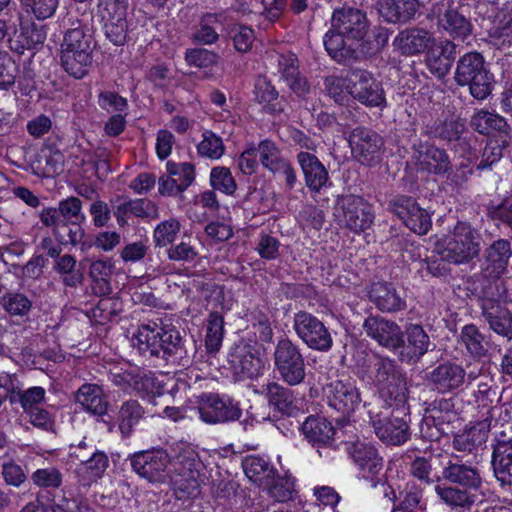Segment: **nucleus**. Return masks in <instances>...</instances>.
<instances>
[{"label": "nucleus", "instance_id": "obj_42", "mask_svg": "<svg viewBox=\"0 0 512 512\" xmlns=\"http://www.w3.org/2000/svg\"><path fill=\"white\" fill-rule=\"evenodd\" d=\"M242 467L245 475L254 484L263 487L271 482V477L275 476L276 469L265 458L260 456H247L242 461Z\"/></svg>", "mask_w": 512, "mask_h": 512}, {"label": "nucleus", "instance_id": "obj_11", "mask_svg": "<svg viewBox=\"0 0 512 512\" xmlns=\"http://www.w3.org/2000/svg\"><path fill=\"white\" fill-rule=\"evenodd\" d=\"M457 420L453 398H436L426 403L425 413L419 426L420 436L429 441H438L452 432V423Z\"/></svg>", "mask_w": 512, "mask_h": 512}, {"label": "nucleus", "instance_id": "obj_58", "mask_svg": "<svg viewBox=\"0 0 512 512\" xmlns=\"http://www.w3.org/2000/svg\"><path fill=\"white\" fill-rule=\"evenodd\" d=\"M19 74V66L7 53L0 51V89L9 90Z\"/></svg>", "mask_w": 512, "mask_h": 512}, {"label": "nucleus", "instance_id": "obj_5", "mask_svg": "<svg viewBox=\"0 0 512 512\" xmlns=\"http://www.w3.org/2000/svg\"><path fill=\"white\" fill-rule=\"evenodd\" d=\"M482 235L467 221H457L437 248L449 263L455 265L468 264L477 258L481 252Z\"/></svg>", "mask_w": 512, "mask_h": 512}, {"label": "nucleus", "instance_id": "obj_6", "mask_svg": "<svg viewBox=\"0 0 512 512\" xmlns=\"http://www.w3.org/2000/svg\"><path fill=\"white\" fill-rule=\"evenodd\" d=\"M427 19L434 21L438 31L452 41H465L473 33L470 12L463 0H436L430 6Z\"/></svg>", "mask_w": 512, "mask_h": 512}, {"label": "nucleus", "instance_id": "obj_46", "mask_svg": "<svg viewBox=\"0 0 512 512\" xmlns=\"http://www.w3.org/2000/svg\"><path fill=\"white\" fill-rule=\"evenodd\" d=\"M224 335V317L219 312H211L207 319L205 346L209 353L219 351Z\"/></svg>", "mask_w": 512, "mask_h": 512}, {"label": "nucleus", "instance_id": "obj_8", "mask_svg": "<svg viewBox=\"0 0 512 512\" xmlns=\"http://www.w3.org/2000/svg\"><path fill=\"white\" fill-rule=\"evenodd\" d=\"M370 423L376 436L386 445L400 446L410 438L409 406L386 405L369 408Z\"/></svg>", "mask_w": 512, "mask_h": 512}, {"label": "nucleus", "instance_id": "obj_21", "mask_svg": "<svg viewBox=\"0 0 512 512\" xmlns=\"http://www.w3.org/2000/svg\"><path fill=\"white\" fill-rule=\"evenodd\" d=\"M362 327L369 338L389 351L396 352L404 347V332L395 321L380 315H370Z\"/></svg>", "mask_w": 512, "mask_h": 512}, {"label": "nucleus", "instance_id": "obj_3", "mask_svg": "<svg viewBox=\"0 0 512 512\" xmlns=\"http://www.w3.org/2000/svg\"><path fill=\"white\" fill-rule=\"evenodd\" d=\"M368 379L385 405L403 407L407 404L409 391L406 373L394 359L374 355Z\"/></svg>", "mask_w": 512, "mask_h": 512}, {"label": "nucleus", "instance_id": "obj_45", "mask_svg": "<svg viewBox=\"0 0 512 512\" xmlns=\"http://www.w3.org/2000/svg\"><path fill=\"white\" fill-rule=\"evenodd\" d=\"M77 261L70 254L59 255L55 259L54 270L62 275V283L67 287H77L83 282V273L76 270Z\"/></svg>", "mask_w": 512, "mask_h": 512}, {"label": "nucleus", "instance_id": "obj_39", "mask_svg": "<svg viewBox=\"0 0 512 512\" xmlns=\"http://www.w3.org/2000/svg\"><path fill=\"white\" fill-rule=\"evenodd\" d=\"M75 401L85 411L97 416L105 415L109 406L103 388L93 383L81 385L75 393Z\"/></svg>", "mask_w": 512, "mask_h": 512}, {"label": "nucleus", "instance_id": "obj_35", "mask_svg": "<svg viewBox=\"0 0 512 512\" xmlns=\"http://www.w3.org/2000/svg\"><path fill=\"white\" fill-rule=\"evenodd\" d=\"M466 372L462 366L445 362L435 367L428 376L429 382L442 393L458 389L464 383Z\"/></svg>", "mask_w": 512, "mask_h": 512}, {"label": "nucleus", "instance_id": "obj_15", "mask_svg": "<svg viewBox=\"0 0 512 512\" xmlns=\"http://www.w3.org/2000/svg\"><path fill=\"white\" fill-rule=\"evenodd\" d=\"M411 148L412 160L418 172L437 177H449L452 162L444 148L421 140L413 143Z\"/></svg>", "mask_w": 512, "mask_h": 512}, {"label": "nucleus", "instance_id": "obj_59", "mask_svg": "<svg viewBox=\"0 0 512 512\" xmlns=\"http://www.w3.org/2000/svg\"><path fill=\"white\" fill-rule=\"evenodd\" d=\"M406 227L418 235H425L432 227L430 214L417 203L411 214L403 222Z\"/></svg>", "mask_w": 512, "mask_h": 512}, {"label": "nucleus", "instance_id": "obj_30", "mask_svg": "<svg viewBox=\"0 0 512 512\" xmlns=\"http://www.w3.org/2000/svg\"><path fill=\"white\" fill-rule=\"evenodd\" d=\"M457 49L458 44L447 38L434 45L425 59L429 72L438 79L448 75L455 62Z\"/></svg>", "mask_w": 512, "mask_h": 512}, {"label": "nucleus", "instance_id": "obj_54", "mask_svg": "<svg viewBox=\"0 0 512 512\" xmlns=\"http://www.w3.org/2000/svg\"><path fill=\"white\" fill-rule=\"evenodd\" d=\"M180 229L181 224L176 218H170L159 223L153 232L155 246L165 247L172 244L180 232Z\"/></svg>", "mask_w": 512, "mask_h": 512}, {"label": "nucleus", "instance_id": "obj_12", "mask_svg": "<svg viewBox=\"0 0 512 512\" xmlns=\"http://www.w3.org/2000/svg\"><path fill=\"white\" fill-rule=\"evenodd\" d=\"M274 370L288 386H297L306 378L305 358L299 346L288 337L278 340L273 353Z\"/></svg>", "mask_w": 512, "mask_h": 512}, {"label": "nucleus", "instance_id": "obj_38", "mask_svg": "<svg viewBox=\"0 0 512 512\" xmlns=\"http://www.w3.org/2000/svg\"><path fill=\"white\" fill-rule=\"evenodd\" d=\"M263 394L269 407L281 415L291 416L298 410L294 392L278 382H269L263 386Z\"/></svg>", "mask_w": 512, "mask_h": 512}, {"label": "nucleus", "instance_id": "obj_49", "mask_svg": "<svg viewBox=\"0 0 512 512\" xmlns=\"http://www.w3.org/2000/svg\"><path fill=\"white\" fill-rule=\"evenodd\" d=\"M268 495L277 502H287L292 499L294 480L290 476H280L277 473L271 477V482L263 486Z\"/></svg>", "mask_w": 512, "mask_h": 512}, {"label": "nucleus", "instance_id": "obj_41", "mask_svg": "<svg viewBox=\"0 0 512 512\" xmlns=\"http://www.w3.org/2000/svg\"><path fill=\"white\" fill-rule=\"evenodd\" d=\"M459 342L468 353L477 359L488 356L493 344L490 337L483 334L475 324H466L461 328Z\"/></svg>", "mask_w": 512, "mask_h": 512}, {"label": "nucleus", "instance_id": "obj_9", "mask_svg": "<svg viewBox=\"0 0 512 512\" xmlns=\"http://www.w3.org/2000/svg\"><path fill=\"white\" fill-rule=\"evenodd\" d=\"M92 52V35L82 27L69 29L61 43L60 65L70 76L82 79L92 65Z\"/></svg>", "mask_w": 512, "mask_h": 512}, {"label": "nucleus", "instance_id": "obj_19", "mask_svg": "<svg viewBox=\"0 0 512 512\" xmlns=\"http://www.w3.org/2000/svg\"><path fill=\"white\" fill-rule=\"evenodd\" d=\"M324 393L328 406L337 414V420H346L361 402L359 389L352 380H335L327 384Z\"/></svg>", "mask_w": 512, "mask_h": 512}, {"label": "nucleus", "instance_id": "obj_32", "mask_svg": "<svg viewBox=\"0 0 512 512\" xmlns=\"http://www.w3.org/2000/svg\"><path fill=\"white\" fill-rule=\"evenodd\" d=\"M434 42L433 34L427 29L410 27L401 30L393 40V46L402 55H418L426 51Z\"/></svg>", "mask_w": 512, "mask_h": 512}, {"label": "nucleus", "instance_id": "obj_56", "mask_svg": "<svg viewBox=\"0 0 512 512\" xmlns=\"http://www.w3.org/2000/svg\"><path fill=\"white\" fill-rule=\"evenodd\" d=\"M23 9L38 20L51 18L58 7L59 0H20Z\"/></svg>", "mask_w": 512, "mask_h": 512}, {"label": "nucleus", "instance_id": "obj_53", "mask_svg": "<svg viewBox=\"0 0 512 512\" xmlns=\"http://www.w3.org/2000/svg\"><path fill=\"white\" fill-rule=\"evenodd\" d=\"M45 394L46 391L43 387L34 386L23 390L21 385L16 395L11 397L10 403H19L24 412L27 413L28 411L39 407V405L45 400Z\"/></svg>", "mask_w": 512, "mask_h": 512}, {"label": "nucleus", "instance_id": "obj_27", "mask_svg": "<svg viewBox=\"0 0 512 512\" xmlns=\"http://www.w3.org/2000/svg\"><path fill=\"white\" fill-rule=\"evenodd\" d=\"M465 121L460 117L437 118L424 126L423 134L445 145H468Z\"/></svg>", "mask_w": 512, "mask_h": 512}, {"label": "nucleus", "instance_id": "obj_28", "mask_svg": "<svg viewBox=\"0 0 512 512\" xmlns=\"http://www.w3.org/2000/svg\"><path fill=\"white\" fill-rule=\"evenodd\" d=\"M297 162L304 176L306 187L314 193L332 186L329 172L318 157L310 152H299Z\"/></svg>", "mask_w": 512, "mask_h": 512}, {"label": "nucleus", "instance_id": "obj_20", "mask_svg": "<svg viewBox=\"0 0 512 512\" xmlns=\"http://www.w3.org/2000/svg\"><path fill=\"white\" fill-rule=\"evenodd\" d=\"M348 142L359 163L372 166L380 161L384 140L376 131L358 126L350 132Z\"/></svg>", "mask_w": 512, "mask_h": 512}, {"label": "nucleus", "instance_id": "obj_33", "mask_svg": "<svg viewBox=\"0 0 512 512\" xmlns=\"http://www.w3.org/2000/svg\"><path fill=\"white\" fill-rule=\"evenodd\" d=\"M406 336L408 344L400 348L399 358L402 362L416 363L429 350H433L435 345L423 327L418 324H410L406 327L404 337Z\"/></svg>", "mask_w": 512, "mask_h": 512}, {"label": "nucleus", "instance_id": "obj_24", "mask_svg": "<svg viewBox=\"0 0 512 512\" xmlns=\"http://www.w3.org/2000/svg\"><path fill=\"white\" fill-rule=\"evenodd\" d=\"M490 428V418L487 417L478 421L470 428L454 436L453 448L463 453L462 456H466L467 459H472V461L479 463L482 460V452L485 449Z\"/></svg>", "mask_w": 512, "mask_h": 512}, {"label": "nucleus", "instance_id": "obj_52", "mask_svg": "<svg viewBox=\"0 0 512 512\" xmlns=\"http://www.w3.org/2000/svg\"><path fill=\"white\" fill-rule=\"evenodd\" d=\"M259 161L262 166L270 171L271 173L279 164L282 163L285 157H283L281 150L275 144V142L265 139L260 141L258 146L256 147Z\"/></svg>", "mask_w": 512, "mask_h": 512}, {"label": "nucleus", "instance_id": "obj_37", "mask_svg": "<svg viewBox=\"0 0 512 512\" xmlns=\"http://www.w3.org/2000/svg\"><path fill=\"white\" fill-rule=\"evenodd\" d=\"M469 124L474 131L484 136H489L494 133L507 135L511 130V127L504 116L485 108L475 110L470 117Z\"/></svg>", "mask_w": 512, "mask_h": 512}, {"label": "nucleus", "instance_id": "obj_7", "mask_svg": "<svg viewBox=\"0 0 512 512\" xmlns=\"http://www.w3.org/2000/svg\"><path fill=\"white\" fill-rule=\"evenodd\" d=\"M454 80L458 86L468 87L470 95L477 101L487 99L494 89V75L486 66L484 56L470 51L456 62Z\"/></svg>", "mask_w": 512, "mask_h": 512}, {"label": "nucleus", "instance_id": "obj_18", "mask_svg": "<svg viewBox=\"0 0 512 512\" xmlns=\"http://www.w3.org/2000/svg\"><path fill=\"white\" fill-rule=\"evenodd\" d=\"M347 92L361 104L373 108L386 105L382 85L372 73L363 69H354L347 75Z\"/></svg>", "mask_w": 512, "mask_h": 512}, {"label": "nucleus", "instance_id": "obj_57", "mask_svg": "<svg viewBox=\"0 0 512 512\" xmlns=\"http://www.w3.org/2000/svg\"><path fill=\"white\" fill-rule=\"evenodd\" d=\"M216 22H219L217 14L207 13L203 15L200 20L199 28L193 35V40L205 45L216 43L219 39V34L211 26Z\"/></svg>", "mask_w": 512, "mask_h": 512}, {"label": "nucleus", "instance_id": "obj_61", "mask_svg": "<svg viewBox=\"0 0 512 512\" xmlns=\"http://www.w3.org/2000/svg\"><path fill=\"white\" fill-rule=\"evenodd\" d=\"M197 148L200 155L211 159H218L224 153L222 139L209 130L203 133V140L198 144Z\"/></svg>", "mask_w": 512, "mask_h": 512}, {"label": "nucleus", "instance_id": "obj_43", "mask_svg": "<svg viewBox=\"0 0 512 512\" xmlns=\"http://www.w3.org/2000/svg\"><path fill=\"white\" fill-rule=\"evenodd\" d=\"M144 414L145 410L137 400L129 399L120 405L116 420L123 438H129L132 435L134 427Z\"/></svg>", "mask_w": 512, "mask_h": 512}, {"label": "nucleus", "instance_id": "obj_10", "mask_svg": "<svg viewBox=\"0 0 512 512\" xmlns=\"http://www.w3.org/2000/svg\"><path fill=\"white\" fill-rule=\"evenodd\" d=\"M500 284L488 281L477 292L481 316L496 334L512 340V312L500 301Z\"/></svg>", "mask_w": 512, "mask_h": 512}, {"label": "nucleus", "instance_id": "obj_60", "mask_svg": "<svg viewBox=\"0 0 512 512\" xmlns=\"http://www.w3.org/2000/svg\"><path fill=\"white\" fill-rule=\"evenodd\" d=\"M166 168L168 176L181 184L182 188H188L195 180V167L189 162L168 161Z\"/></svg>", "mask_w": 512, "mask_h": 512}, {"label": "nucleus", "instance_id": "obj_44", "mask_svg": "<svg viewBox=\"0 0 512 512\" xmlns=\"http://www.w3.org/2000/svg\"><path fill=\"white\" fill-rule=\"evenodd\" d=\"M254 95L258 103L264 104L268 113H281L283 107L278 101L279 93L266 76H259L255 82Z\"/></svg>", "mask_w": 512, "mask_h": 512}, {"label": "nucleus", "instance_id": "obj_2", "mask_svg": "<svg viewBox=\"0 0 512 512\" xmlns=\"http://www.w3.org/2000/svg\"><path fill=\"white\" fill-rule=\"evenodd\" d=\"M478 462L464 459V456L455 455L443 468V479L458 487L447 484L435 486L436 494L452 508H470L474 503V496L469 490H476L482 484Z\"/></svg>", "mask_w": 512, "mask_h": 512}, {"label": "nucleus", "instance_id": "obj_14", "mask_svg": "<svg viewBox=\"0 0 512 512\" xmlns=\"http://www.w3.org/2000/svg\"><path fill=\"white\" fill-rule=\"evenodd\" d=\"M132 470L150 483H166L169 479L171 459L165 449L135 452L128 458Z\"/></svg>", "mask_w": 512, "mask_h": 512}, {"label": "nucleus", "instance_id": "obj_40", "mask_svg": "<svg viewBox=\"0 0 512 512\" xmlns=\"http://www.w3.org/2000/svg\"><path fill=\"white\" fill-rule=\"evenodd\" d=\"M494 475L502 485H512V440L498 439L494 445L492 460Z\"/></svg>", "mask_w": 512, "mask_h": 512}, {"label": "nucleus", "instance_id": "obj_26", "mask_svg": "<svg viewBox=\"0 0 512 512\" xmlns=\"http://www.w3.org/2000/svg\"><path fill=\"white\" fill-rule=\"evenodd\" d=\"M337 206L343 212V221L347 228L360 233L370 228L374 215L363 198L355 195H345L337 199Z\"/></svg>", "mask_w": 512, "mask_h": 512}, {"label": "nucleus", "instance_id": "obj_4", "mask_svg": "<svg viewBox=\"0 0 512 512\" xmlns=\"http://www.w3.org/2000/svg\"><path fill=\"white\" fill-rule=\"evenodd\" d=\"M330 23L331 27L323 38L325 49L330 57L352 40L362 39L369 28L366 13L350 6L335 8Z\"/></svg>", "mask_w": 512, "mask_h": 512}, {"label": "nucleus", "instance_id": "obj_51", "mask_svg": "<svg viewBox=\"0 0 512 512\" xmlns=\"http://www.w3.org/2000/svg\"><path fill=\"white\" fill-rule=\"evenodd\" d=\"M168 481L171 483L178 499L194 497L199 493V477L173 474L170 471Z\"/></svg>", "mask_w": 512, "mask_h": 512}, {"label": "nucleus", "instance_id": "obj_62", "mask_svg": "<svg viewBox=\"0 0 512 512\" xmlns=\"http://www.w3.org/2000/svg\"><path fill=\"white\" fill-rule=\"evenodd\" d=\"M506 146L507 142L504 140H489L484 147L479 163L476 165L477 170L488 169L498 162L502 158Z\"/></svg>", "mask_w": 512, "mask_h": 512}, {"label": "nucleus", "instance_id": "obj_63", "mask_svg": "<svg viewBox=\"0 0 512 512\" xmlns=\"http://www.w3.org/2000/svg\"><path fill=\"white\" fill-rule=\"evenodd\" d=\"M210 183L214 189L231 195L236 190L235 180L228 168L215 167L211 170Z\"/></svg>", "mask_w": 512, "mask_h": 512}, {"label": "nucleus", "instance_id": "obj_47", "mask_svg": "<svg viewBox=\"0 0 512 512\" xmlns=\"http://www.w3.org/2000/svg\"><path fill=\"white\" fill-rule=\"evenodd\" d=\"M82 222H62L53 225H44L45 227L52 228V233L60 244H71L73 246L79 244L84 237V229L81 226Z\"/></svg>", "mask_w": 512, "mask_h": 512}, {"label": "nucleus", "instance_id": "obj_25", "mask_svg": "<svg viewBox=\"0 0 512 512\" xmlns=\"http://www.w3.org/2000/svg\"><path fill=\"white\" fill-rule=\"evenodd\" d=\"M301 431L309 444L317 449L320 457L329 456L330 451L336 450V430L325 417L310 415L301 425Z\"/></svg>", "mask_w": 512, "mask_h": 512}, {"label": "nucleus", "instance_id": "obj_29", "mask_svg": "<svg viewBox=\"0 0 512 512\" xmlns=\"http://www.w3.org/2000/svg\"><path fill=\"white\" fill-rule=\"evenodd\" d=\"M347 453L358 467L362 477L368 479L380 474L383 469V458L371 444L364 442L348 443Z\"/></svg>", "mask_w": 512, "mask_h": 512}, {"label": "nucleus", "instance_id": "obj_31", "mask_svg": "<svg viewBox=\"0 0 512 512\" xmlns=\"http://www.w3.org/2000/svg\"><path fill=\"white\" fill-rule=\"evenodd\" d=\"M39 217L42 225H59L62 222L85 221V215L82 213V201L75 196L62 199L57 207L42 209Z\"/></svg>", "mask_w": 512, "mask_h": 512}, {"label": "nucleus", "instance_id": "obj_55", "mask_svg": "<svg viewBox=\"0 0 512 512\" xmlns=\"http://www.w3.org/2000/svg\"><path fill=\"white\" fill-rule=\"evenodd\" d=\"M202 463L193 450H185L178 454L177 460L173 465V474H186L195 477L200 476V468Z\"/></svg>", "mask_w": 512, "mask_h": 512}, {"label": "nucleus", "instance_id": "obj_64", "mask_svg": "<svg viewBox=\"0 0 512 512\" xmlns=\"http://www.w3.org/2000/svg\"><path fill=\"white\" fill-rule=\"evenodd\" d=\"M487 216L493 221H500L512 231V197L505 196L499 204H489Z\"/></svg>", "mask_w": 512, "mask_h": 512}, {"label": "nucleus", "instance_id": "obj_1", "mask_svg": "<svg viewBox=\"0 0 512 512\" xmlns=\"http://www.w3.org/2000/svg\"><path fill=\"white\" fill-rule=\"evenodd\" d=\"M132 341L142 355L174 366H189L195 351L194 341L183 336L177 328L154 322L139 326Z\"/></svg>", "mask_w": 512, "mask_h": 512}, {"label": "nucleus", "instance_id": "obj_23", "mask_svg": "<svg viewBox=\"0 0 512 512\" xmlns=\"http://www.w3.org/2000/svg\"><path fill=\"white\" fill-rule=\"evenodd\" d=\"M258 354L257 348L245 341L234 344L228 362L237 380L253 379L261 373L263 362Z\"/></svg>", "mask_w": 512, "mask_h": 512}, {"label": "nucleus", "instance_id": "obj_48", "mask_svg": "<svg viewBox=\"0 0 512 512\" xmlns=\"http://www.w3.org/2000/svg\"><path fill=\"white\" fill-rule=\"evenodd\" d=\"M0 303L11 316L28 317L32 309V301L23 293L8 292L4 294Z\"/></svg>", "mask_w": 512, "mask_h": 512}, {"label": "nucleus", "instance_id": "obj_16", "mask_svg": "<svg viewBox=\"0 0 512 512\" xmlns=\"http://www.w3.org/2000/svg\"><path fill=\"white\" fill-rule=\"evenodd\" d=\"M293 329L303 343L312 350L328 352L333 346V338L329 329L312 313L307 311L295 313Z\"/></svg>", "mask_w": 512, "mask_h": 512}, {"label": "nucleus", "instance_id": "obj_50", "mask_svg": "<svg viewBox=\"0 0 512 512\" xmlns=\"http://www.w3.org/2000/svg\"><path fill=\"white\" fill-rule=\"evenodd\" d=\"M127 32L128 24L124 11L111 16L104 24L106 38L116 46L125 44Z\"/></svg>", "mask_w": 512, "mask_h": 512}, {"label": "nucleus", "instance_id": "obj_13", "mask_svg": "<svg viewBox=\"0 0 512 512\" xmlns=\"http://www.w3.org/2000/svg\"><path fill=\"white\" fill-rule=\"evenodd\" d=\"M200 419L207 424H228L242 416L239 402L217 393H202L197 400Z\"/></svg>", "mask_w": 512, "mask_h": 512}, {"label": "nucleus", "instance_id": "obj_22", "mask_svg": "<svg viewBox=\"0 0 512 512\" xmlns=\"http://www.w3.org/2000/svg\"><path fill=\"white\" fill-rule=\"evenodd\" d=\"M512 257V248L509 240L499 238L493 241L483 252V261L480 265V276L488 281L498 283L499 278L507 271Z\"/></svg>", "mask_w": 512, "mask_h": 512}, {"label": "nucleus", "instance_id": "obj_17", "mask_svg": "<svg viewBox=\"0 0 512 512\" xmlns=\"http://www.w3.org/2000/svg\"><path fill=\"white\" fill-rule=\"evenodd\" d=\"M387 42V31L379 28L373 31L372 35L367 33L362 39L352 40L345 46H342L340 51L334 52L331 58L338 64L350 65L377 55L386 46Z\"/></svg>", "mask_w": 512, "mask_h": 512}, {"label": "nucleus", "instance_id": "obj_36", "mask_svg": "<svg viewBox=\"0 0 512 512\" xmlns=\"http://www.w3.org/2000/svg\"><path fill=\"white\" fill-rule=\"evenodd\" d=\"M369 299L384 313H394L405 309L406 302L392 283L375 282L369 290Z\"/></svg>", "mask_w": 512, "mask_h": 512}, {"label": "nucleus", "instance_id": "obj_34", "mask_svg": "<svg viewBox=\"0 0 512 512\" xmlns=\"http://www.w3.org/2000/svg\"><path fill=\"white\" fill-rule=\"evenodd\" d=\"M422 3L420 0H379L380 16L390 24L404 25L413 20Z\"/></svg>", "mask_w": 512, "mask_h": 512}]
</instances>
